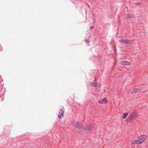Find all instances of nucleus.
<instances>
[{"label":"nucleus","instance_id":"1","mask_svg":"<svg viewBox=\"0 0 148 148\" xmlns=\"http://www.w3.org/2000/svg\"><path fill=\"white\" fill-rule=\"evenodd\" d=\"M75 127L77 128L80 130V134H83L84 133H88L91 130L92 126L91 125H88L86 127L85 126H82V124L78 122H77L75 124Z\"/></svg>","mask_w":148,"mask_h":148},{"label":"nucleus","instance_id":"2","mask_svg":"<svg viewBox=\"0 0 148 148\" xmlns=\"http://www.w3.org/2000/svg\"><path fill=\"white\" fill-rule=\"evenodd\" d=\"M138 116L137 112L136 111H134L132 113L128 118V120L130 121H132Z\"/></svg>","mask_w":148,"mask_h":148},{"label":"nucleus","instance_id":"3","mask_svg":"<svg viewBox=\"0 0 148 148\" xmlns=\"http://www.w3.org/2000/svg\"><path fill=\"white\" fill-rule=\"evenodd\" d=\"M119 42L120 43H124L125 44H130L131 41L130 40L127 39H122L119 40Z\"/></svg>","mask_w":148,"mask_h":148},{"label":"nucleus","instance_id":"4","mask_svg":"<svg viewBox=\"0 0 148 148\" xmlns=\"http://www.w3.org/2000/svg\"><path fill=\"white\" fill-rule=\"evenodd\" d=\"M64 112L62 108H61L60 109L59 112V115L58 116V118L59 119L61 118V116H63L64 115Z\"/></svg>","mask_w":148,"mask_h":148},{"label":"nucleus","instance_id":"5","mask_svg":"<svg viewBox=\"0 0 148 148\" xmlns=\"http://www.w3.org/2000/svg\"><path fill=\"white\" fill-rule=\"evenodd\" d=\"M125 17L126 18L130 19L134 17V15L132 14H127L125 15Z\"/></svg>","mask_w":148,"mask_h":148},{"label":"nucleus","instance_id":"6","mask_svg":"<svg viewBox=\"0 0 148 148\" xmlns=\"http://www.w3.org/2000/svg\"><path fill=\"white\" fill-rule=\"evenodd\" d=\"M146 138V136L145 135H142L140 138V140L141 143H142L145 140Z\"/></svg>","mask_w":148,"mask_h":148},{"label":"nucleus","instance_id":"7","mask_svg":"<svg viewBox=\"0 0 148 148\" xmlns=\"http://www.w3.org/2000/svg\"><path fill=\"white\" fill-rule=\"evenodd\" d=\"M98 102L100 104L106 103L107 102L106 98H104L102 99L99 100Z\"/></svg>","mask_w":148,"mask_h":148},{"label":"nucleus","instance_id":"8","mask_svg":"<svg viewBox=\"0 0 148 148\" xmlns=\"http://www.w3.org/2000/svg\"><path fill=\"white\" fill-rule=\"evenodd\" d=\"M131 142L132 144H141L140 141L139 140H133L131 141Z\"/></svg>","mask_w":148,"mask_h":148},{"label":"nucleus","instance_id":"9","mask_svg":"<svg viewBox=\"0 0 148 148\" xmlns=\"http://www.w3.org/2000/svg\"><path fill=\"white\" fill-rule=\"evenodd\" d=\"M120 64L122 65H129L130 64V63L127 61H122L121 62Z\"/></svg>","mask_w":148,"mask_h":148},{"label":"nucleus","instance_id":"10","mask_svg":"<svg viewBox=\"0 0 148 148\" xmlns=\"http://www.w3.org/2000/svg\"><path fill=\"white\" fill-rule=\"evenodd\" d=\"M141 91V89L139 88H134V89L132 92V93H136L137 92H140Z\"/></svg>","mask_w":148,"mask_h":148},{"label":"nucleus","instance_id":"11","mask_svg":"<svg viewBox=\"0 0 148 148\" xmlns=\"http://www.w3.org/2000/svg\"><path fill=\"white\" fill-rule=\"evenodd\" d=\"M128 114V113L127 112L124 113L123 114V116L122 117V119H125V118H126V117L127 116Z\"/></svg>","mask_w":148,"mask_h":148},{"label":"nucleus","instance_id":"12","mask_svg":"<svg viewBox=\"0 0 148 148\" xmlns=\"http://www.w3.org/2000/svg\"><path fill=\"white\" fill-rule=\"evenodd\" d=\"M90 86L92 87H97V83L92 82L90 85Z\"/></svg>","mask_w":148,"mask_h":148},{"label":"nucleus","instance_id":"13","mask_svg":"<svg viewBox=\"0 0 148 148\" xmlns=\"http://www.w3.org/2000/svg\"><path fill=\"white\" fill-rule=\"evenodd\" d=\"M135 4L136 5H140V3L139 2L136 3H135Z\"/></svg>","mask_w":148,"mask_h":148},{"label":"nucleus","instance_id":"14","mask_svg":"<svg viewBox=\"0 0 148 148\" xmlns=\"http://www.w3.org/2000/svg\"><path fill=\"white\" fill-rule=\"evenodd\" d=\"M85 42H87V43H89L90 42L87 39H85Z\"/></svg>","mask_w":148,"mask_h":148},{"label":"nucleus","instance_id":"15","mask_svg":"<svg viewBox=\"0 0 148 148\" xmlns=\"http://www.w3.org/2000/svg\"><path fill=\"white\" fill-rule=\"evenodd\" d=\"M93 26L91 27H90V29H92V28H93Z\"/></svg>","mask_w":148,"mask_h":148},{"label":"nucleus","instance_id":"16","mask_svg":"<svg viewBox=\"0 0 148 148\" xmlns=\"http://www.w3.org/2000/svg\"><path fill=\"white\" fill-rule=\"evenodd\" d=\"M88 6L90 8V6L89 5H88Z\"/></svg>","mask_w":148,"mask_h":148}]
</instances>
